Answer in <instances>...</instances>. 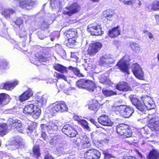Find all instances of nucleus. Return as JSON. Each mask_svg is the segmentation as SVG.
<instances>
[{"label":"nucleus","mask_w":159,"mask_h":159,"mask_svg":"<svg viewBox=\"0 0 159 159\" xmlns=\"http://www.w3.org/2000/svg\"><path fill=\"white\" fill-rule=\"evenodd\" d=\"M130 98L132 104L136 107L137 109L141 111H144L145 107H149L150 109L153 108V107H152V104L150 103L151 99L148 96L141 97V98L143 102V103L134 96H131Z\"/></svg>","instance_id":"nucleus-1"},{"label":"nucleus","mask_w":159,"mask_h":159,"mask_svg":"<svg viewBox=\"0 0 159 159\" xmlns=\"http://www.w3.org/2000/svg\"><path fill=\"white\" fill-rule=\"evenodd\" d=\"M112 110L116 114H119L125 118H129L134 111L132 107L125 105L113 106L112 107Z\"/></svg>","instance_id":"nucleus-2"},{"label":"nucleus","mask_w":159,"mask_h":159,"mask_svg":"<svg viewBox=\"0 0 159 159\" xmlns=\"http://www.w3.org/2000/svg\"><path fill=\"white\" fill-rule=\"evenodd\" d=\"M117 133L125 137L129 138L132 135V130L130 126L125 124H120L116 127Z\"/></svg>","instance_id":"nucleus-3"},{"label":"nucleus","mask_w":159,"mask_h":159,"mask_svg":"<svg viewBox=\"0 0 159 159\" xmlns=\"http://www.w3.org/2000/svg\"><path fill=\"white\" fill-rule=\"evenodd\" d=\"M87 29L88 31L93 36H101L103 34L101 25L96 22L89 25Z\"/></svg>","instance_id":"nucleus-4"},{"label":"nucleus","mask_w":159,"mask_h":159,"mask_svg":"<svg viewBox=\"0 0 159 159\" xmlns=\"http://www.w3.org/2000/svg\"><path fill=\"white\" fill-rule=\"evenodd\" d=\"M76 126L73 123H70L65 125L62 128V132L70 137H75L77 134L75 128Z\"/></svg>","instance_id":"nucleus-5"},{"label":"nucleus","mask_w":159,"mask_h":159,"mask_svg":"<svg viewBox=\"0 0 159 159\" xmlns=\"http://www.w3.org/2000/svg\"><path fill=\"white\" fill-rule=\"evenodd\" d=\"M101 43L95 42L90 44L87 50V54L90 57H93L99 51L102 47Z\"/></svg>","instance_id":"nucleus-6"},{"label":"nucleus","mask_w":159,"mask_h":159,"mask_svg":"<svg viewBox=\"0 0 159 159\" xmlns=\"http://www.w3.org/2000/svg\"><path fill=\"white\" fill-rule=\"evenodd\" d=\"M101 156L100 152L98 150L92 148L87 150L84 153V157L86 159H99Z\"/></svg>","instance_id":"nucleus-7"},{"label":"nucleus","mask_w":159,"mask_h":159,"mask_svg":"<svg viewBox=\"0 0 159 159\" xmlns=\"http://www.w3.org/2000/svg\"><path fill=\"white\" fill-rule=\"evenodd\" d=\"M90 81L81 79L76 82L77 86L80 89H86L88 91L93 92L94 91V88L93 87H90Z\"/></svg>","instance_id":"nucleus-8"},{"label":"nucleus","mask_w":159,"mask_h":159,"mask_svg":"<svg viewBox=\"0 0 159 159\" xmlns=\"http://www.w3.org/2000/svg\"><path fill=\"white\" fill-rule=\"evenodd\" d=\"M68 11H64L62 14L64 15H67L69 16H71L72 15L77 13L80 9V6L76 2L73 3L69 7H66Z\"/></svg>","instance_id":"nucleus-9"},{"label":"nucleus","mask_w":159,"mask_h":159,"mask_svg":"<svg viewBox=\"0 0 159 159\" xmlns=\"http://www.w3.org/2000/svg\"><path fill=\"white\" fill-rule=\"evenodd\" d=\"M68 109V107L66 103L62 101L55 104L51 108L50 112L53 113L59 112H64L67 111Z\"/></svg>","instance_id":"nucleus-10"},{"label":"nucleus","mask_w":159,"mask_h":159,"mask_svg":"<svg viewBox=\"0 0 159 159\" xmlns=\"http://www.w3.org/2000/svg\"><path fill=\"white\" fill-rule=\"evenodd\" d=\"M10 145L12 150L21 148L24 147V144L22 139L19 137H16L11 142Z\"/></svg>","instance_id":"nucleus-11"},{"label":"nucleus","mask_w":159,"mask_h":159,"mask_svg":"<svg viewBox=\"0 0 159 159\" xmlns=\"http://www.w3.org/2000/svg\"><path fill=\"white\" fill-rule=\"evenodd\" d=\"M132 70L134 75L137 78L140 80L143 79V72L139 65L137 63L133 64Z\"/></svg>","instance_id":"nucleus-12"},{"label":"nucleus","mask_w":159,"mask_h":159,"mask_svg":"<svg viewBox=\"0 0 159 159\" xmlns=\"http://www.w3.org/2000/svg\"><path fill=\"white\" fill-rule=\"evenodd\" d=\"M148 126L154 130L159 131V118L154 116L149 119L148 123Z\"/></svg>","instance_id":"nucleus-13"},{"label":"nucleus","mask_w":159,"mask_h":159,"mask_svg":"<svg viewBox=\"0 0 159 159\" xmlns=\"http://www.w3.org/2000/svg\"><path fill=\"white\" fill-rule=\"evenodd\" d=\"M98 122L101 125L104 126H111L113 123L108 116L105 114L100 116L98 119Z\"/></svg>","instance_id":"nucleus-14"},{"label":"nucleus","mask_w":159,"mask_h":159,"mask_svg":"<svg viewBox=\"0 0 159 159\" xmlns=\"http://www.w3.org/2000/svg\"><path fill=\"white\" fill-rule=\"evenodd\" d=\"M116 89L122 92H127L131 90V88L128 84L124 81L120 82L116 85Z\"/></svg>","instance_id":"nucleus-15"},{"label":"nucleus","mask_w":159,"mask_h":159,"mask_svg":"<svg viewBox=\"0 0 159 159\" xmlns=\"http://www.w3.org/2000/svg\"><path fill=\"white\" fill-rule=\"evenodd\" d=\"M146 9L149 12L159 10V0H154L146 6Z\"/></svg>","instance_id":"nucleus-16"},{"label":"nucleus","mask_w":159,"mask_h":159,"mask_svg":"<svg viewBox=\"0 0 159 159\" xmlns=\"http://www.w3.org/2000/svg\"><path fill=\"white\" fill-rule=\"evenodd\" d=\"M116 66L122 72L127 74H129L128 64L125 61L120 60L116 64Z\"/></svg>","instance_id":"nucleus-17"},{"label":"nucleus","mask_w":159,"mask_h":159,"mask_svg":"<svg viewBox=\"0 0 159 159\" xmlns=\"http://www.w3.org/2000/svg\"><path fill=\"white\" fill-rule=\"evenodd\" d=\"M33 95L32 91L28 89L19 97V100L21 102L28 100Z\"/></svg>","instance_id":"nucleus-18"},{"label":"nucleus","mask_w":159,"mask_h":159,"mask_svg":"<svg viewBox=\"0 0 159 159\" xmlns=\"http://www.w3.org/2000/svg\"><path fill=\"white\" fill-rule=\"evenodd\" d=\"M120 34V31L119 27L116 26L109 30L108 36L111 38H115Z\"/></svg>","instance_id":"nucleus-19"},{"label":"nucleus","mask_w":159,"mask_h":159,"mask_svg":"<svg viewBox=\"0 0 159 159\" xmlns=\"http://www.w3.org/2000/svg\"><path fill=\"white\" fill-rule=\"evenodd\" d=\"M64 34L67 38H77L78 37V32L76 29H70L65 31Z\"/></svg>","instance_id":"nucleus-20"},{"label":"nucleus","mask_w":159,"mask_h":159,"mask_svg":"<svg viewBox=\"0 0 159 159\" xmlns=\"http://www.w3.org/2000/svg\"><path fill=\"white\" fill-rule=\"evenodd\" d=\"M100 107V105L98 101L93 99L92 100L91 103L89 105L88 108L89 109L93 111L95 113L97 111Z\"/></svg>","instance_id":"nucleus-21"},{"label":"nucleus","mask_w":159,"mask_h":159,"mask_svg":"<svg viewBox=\"0 0 159 159\" xmlns=\"http://www.w3.org/2000/svg\"><path fill=\"white\" fill-rule=\"evenodd\" d=\"M35 57L37 58L38 61L40 62H46L49 61V58L46 54L42 53L41 52L36 53Z\"/></svg>","instance_id":"nucleus-22"},{"label":"nucleus","mask_w":159,"mask_h":159,"mask_svg":"<svg viewBox=\"0 0 159 159\" xmlns=\"http://www.w3.org/2000/svg\"><path fill=\"white\" fill-rule=\"evenodd\" d=\"M147 159H159V151L153 149L150 150L147 156Z\"/></svg>","instance_id":"nucleus-23"},{"label":"nucleus","mask_w":159,"mask_h":159,"mask_svg":"<svg viewBox=\"0 0 159 159\" xmlns=\"http://www.w3.org/2000/svg\"><path fill=\"white\" fill-rule=\"evenodd\" d=\"M30 156L36 159L40 157L41 153L40 148L39 145H34L32 148V153H30Z\"/></svg>","instance_id":"nucleus-24"},{"label":"nucleus","mask_w":159,"mask_h":159,"mask_svg":"<svg viewBox=\"0 0 159 159\" xmlns=\"http://www.w3.org/2000/svg\"><path fill=\"white\" fill-rule=\"evenodd\" d=\"M18 84L17 81H15L11 82H7L3 84V89L7 90H9L13 89Z\"/></svg>","instance_id":"nucleus-25"},{"label":"nucleus","mask_w":159,"mask_h":159,"mask_svg":"<svg viewBox=\"0 0 159 159\" xmlns=\"http://www.w3.org/2000/svg\"><path fill=\"white\" fill-rule=\"evenodd\" d=\"M114 15V13L110 9L107 10L105 14H103L102 16V19L103 21H107L108 20H111V18Z\"/></svg>","instance_id":"nucleus-26"},{"label":"nucleus","mask_w":159,"mask_h":159,"mask_svg":"<svg viewBox=\"0 0 159 159\" xmlns=\"http://www.w3.org/2000/svg\"><path fill=\"white\" fill-rule=\"evenodd\" d=\"M32 112L30 114L32 117L36 119H37L40 116L41 114V110L37 106L35 105Z\"/></svg>","instance_id":"nucleus-27"},{"label":"nucleus","mask_w":159,"mask_h":159,"mask_svg":"<svg viewBox=\"0 0 159 159\" xmlns=\"http://www.w3.org/2000/svg\"><path fill=\"white\" fill-rule=\"evenodd\" d=\"M53 68L55 70L62 73L68 72L66 67L58 63L55 64Z\"/></svg>","instance_id":"nucleus-28"},{"label":"nucleus","mask_w":159,"mask_h":159,"mask_svg":"<svg viewBox=\"0 0 159 159\" xmlns=\"http://www.w3.org/2000/svg\"><path fill=\"white\" fill-rule=\"evenodd\" d=\"M17 34L20 38L25 39L27 37V30L24 27H20L18 30Z\"/></svg>","instance_id":"nucleus-29"},{"label":"nucleus","mask_w":159,"mask_h":159,"mask_svg":"<svg viewBox=\"0 0 159 159\" xmlns=\"http://www.w3.org/2000/svg\"><path fill=\"white\" fill-rule=\"evenodd\" d=\"M15 12V11L11 9H4L2 12V15L6 18H10L11 15Z\"/></svg>","instance_id":"nucleus-30"},{"label":"nucleus","mask_w":159,"mask_h":159,"mask_svg":"<svg viewBox=\"0 0 159 159\" xmlns=\"http://www.w3.org/2000/svg\"><path fill=\"white\" fill-rule=\"evenodd\" d=\"M35 106V105L32 104L25 106L23 110V113L25 114L30 115L32 112L33 111H32L34 109Z\"/></svg>","instance_id":"nucleus-31"},{"label":"nucleus","mask_w":159,"mask_h":159,"mask_svg":"<svg viewBox=\"0 0 159 159\" xmlns=\"http://www.w3.org/2000/svg\"><path fill=\"white\" fill-rule=\"evenodd\" d=\"M8 95L5 93H0V105H6L8 103L7 100L8 99Z\"/></svg>","instance_id":"nucleus-32"},{"label":"nucleus","mask_w":159,"mask_h":159,"mask_svg":"<svg viewBox=\"0 0 159 159\" xmlns=\"http://www.w3.org/2000/svg\"><path fill=\"white\" fill-rule=\"evenodd\" d=\"M129 47L136 53H139L140 51V48L139 45L136 43L131 42L129 44Z\"/></svg>","instance_id":"nucleus-33"},{"label":"nucleus","mask_w":159,"mask_h":159,"mask_svg":"<svg viewBox=\"0 0 159 159\" xmlns=\"http://www.w3.org/2000/svg\"><path fill=\"white\" fill-rule=\"evenodd\" d=\"M77 38H67V41L66 43V46L69 48H72L76 44Z\"/></svg>","instance_id":"nucleus-34"},{"label":"nucleus","mask_w":159,"mask_h":159,"mask_svg":"<svg viewBox=\"0 0 159 159\" xmlns=\"http://www.w3.org/2000/svg\"><path fill=\"white\" fill-rule=\"evenodd\" d=\"M102 93L106 97H109L112 96L117 95V93L112 90H109L107 89H102Z\"/></svg>","instance_id":"nucleus-35"},{"label":"nucleus","mask_w":159,"mask_h":159,"mask_svg":"<svg viewBox=\"0 0 159 159\" xmlns=\"http://www.w3.org/2000/svg\"><path fill=\"white\" fill-rule=\"evenodd\" d=\"M68 69L72 71L75 75L79 77L83 76V74L80 73L79 70L77 67L69 66L68 67Z\"/></svg>","instance_id":"nucleus-36"},{"label":"nucleus","mask_w":159,"mask_h":159,"mask_svg":"<svg viewBox=\"0 0 159 159\" xmlns=\"http://www.w3.org/2000/svg\"><path fill=\"white\" fill-rule=\"evenodd\" d=\"M9 68V63L7 61L3 60L0 62V70H6Z\"/></svg>","instance_id":"nucleus-37"},{"label":"nucleus","mask_w":159,"mask_h":159,"mask_svg":"<svg viewBox=\"0 0 159 159\" xmlns=\"http://www.w3.org/2000/svg\"><path fill=\"white\" fill-rule=\"evenodd\" d=\"M81 141L82 142L81 147L82 148H87L91 147V143L88 139H85L84 140H82Z\"/></svg>","instance_id":"nucleus-38"},{"label":"nucleus","mask_w":159,"mask_h":159,"mask_svg":"<svg viewBox=\"0 0 159 159\" xmlns=\"http://www.w3.org/2000/svg\"><path fill=\"white\" fill-rule=\"evenodd\" d=\"M7 127L6 124L3 123L0 125V134L5 135L7 133Z\"/></svg>","instance_id":"nucleus-39"},{"label":"nucleus","mask_w":159,"mask_h":159,"mask_svg":"<svg viewBox=\"0 0 159 159\" xmlns=\"http://www.w3.org/2000/svg\"><path fill=\"white\" fill-rule=\"evenodd\" d=\"M35 102H36L38 105H42L44 102L45 101V99L43 96H37L35 98Z\"/></svg>","instance_id":"nucleus-40"},{"label":"nucleus","mask_w":159,"mask_h":159,"mask_svg":"<svg viewBox=\"0 0 159 159\" xmlns=\"http://www.w3.org/2000/svg\"><path fill=\"white\" fill-rule=\"evenodd\" d=\"M119 1L125 5H132L135 2L136 0H119Z\"/></svg>","instance_id":"nucleus-41"},{"label":"nucleus","mask_w":159,"mask_h":159,"mask_svg":"<svg viewBox=\"0 0 159 159\" xmlns=\"http://www.w3.org/2000/svg\"><path fill=\"white\" fill-rule=\"evenodd\" d=\"M49 126L50 131L52 130L53 131H56L58 129V126L57 123L54 122L52 123L50 125H49Z\"/></svg>","instance_id":"nucleus-42"},{"label":"nucleus","mask_w":159,"mask_h":159,"mask_svg":"<svg viewBox=\"0 0 159 159\" xmlns=\"http://www.w3.org/2000/svg\"><path fill=\"white\" fill-rule=\"evenodd\" d=\"M79 123L84 128L88 130L90 129L88 125V124L86 120L84 119H81Z\"/></svg>","instance_id":"nucleus-43"},{"label":"nucleus","mask_w":159,"mask_h":159,"mask_svg":"<svg viewBox=\"0 0 159 159\" xmlns=\"http://www.w3.org/2000/svg\"><path fill=\"white\" fill-rule=\"evenodd\" d=\"M100 82L103 84L108 85L110 84L111 81L107 77L104 76L101 78L100 80Z\"/></svg>","instance_id":"nucleus-44"},{"label":"nucleus","mask_w":159,"mask_h":159,"mask_svg":"<svg viewBox=\"0 0 159 159\" xmlns=\"http://www.w3.org/2000/svg\"><path fill=\"white\" fill-rule=\"evenodd\" d=\"M34 128V123H31L28 125V127L26 128L28 130L27 132L31 133L33 131Z\"/></svg>","instance_id":"nucleus-45"},{"label":"nucleus","mask_w":159,"mask_h":159,"mask_svg":"<svg viewBox=\"0 0 159 159\" xmlns=\"http://www.w3.org/2000/svg\"><path fill=\"white\" fill-rule=\"evenodd\" d=\"M15 24L19 26V28L24 27L23 25V20L20 18H18L15 21Z\"/></svg>","instance_id":"nucleus-46"},{"label":"nucleus","mask_w":159,"mask_h":159,"mask_svg":"<svg viewBox=\"0 0 159 159\" xmlns=\"http://www.w3.org/2000/svg\"><path fill=\"white\" fill-rule=\"evenodd\" d=\"M49 125H46L44 124H41L40 125V127L41 129V132H45V131L47 130L48 131H50L49 127Z\"/></svg>","instance_id":"nucleus-47"},{"label":"nucleus","mask_w":159,"mask_h":159,"mask_svg":"<svg viewBox=\"0 0 159 159\" xmlns=\"http://www.w3.org/2000/svg\"><path fill=\"white\" fill-rule=\"evenodd\" d=\"M56 77L57 80L62 79L65 80H66L67 78L64 75L56 72Z\"/></svg>","instance_id":"nucleus-48"},{"label":"nucleus","mask_w":159,"mask_h":159,"mask_svg":"<svg viewBox=\"0 0 159 159\" xmlns=\"http://www.w3.org/2000/svg\"><path fill=\"white\" fill-rule=\"evenodd\" d=\"M21 124L17 122H13L11 125V126L14 127L15 128L18 129L20 127Z\"/></svg>","instance_id":"nucleus-49"},{"label":"nucleus","mask_w":159,"mask_h":159,"mask_svg":"<svg viewBox=\"0 0 159 159\" xmlns=\"http://www.w3.org/2000/svg\"><path fill=\"white\" fill-rule=\"evenodd\" d=\"M41 137L44 140H46L48 138V136L45 132H41Z\"/></svg>","instance_id":"nucleus-50"},{"label":"nucleus","mask_w":159,"mask_h":159,"mask_svg":"<svg viewBox=\"0 0 159 159\" xmlns=\"http://www.w3.org/2000/svg\"><path fill=\"white\" fill-rule=\"evenodd\" d=\"M47 83L49 84H52L55 82L54 79L52 78H49L46 80Z\"/></svg>","instance_id":"nucleus-51"},{"label":"nucleus","mask_w":159,"mask_h":159,"mask_svg":"<svg viewBox=\"0 0 159 159\" xmlns=\"http://www.w3.org/2000/svg\"><path fill=\"white\" fill-rule=\"evenodd\" d=\"M44 159H55L49 153L46 155L44 157Z\"/></svg>","instance_id":"nucleus-52"},{"label":"nucleus","mask_w":159,"mask_h":159,"mask_svg":"<svg viewBox=\"0 0 159 159\" xmlns=\"http://www.w3.org/2000/svg\"><path fill=\"white\" fill-rule=\"evenodd\" d=\"M105 58L103 57H101L99 60V63L101 64H103L105 63L106 62L105 61Z\"/></svg>","instance_id":"nucleus-53"},{"label":"nucleus","mask_w":159,"mask_h":159,"mask_svg":"<svg viewBox=\"0 0 159 159\" xmlns=\"http://www.w3.org/2000/svg\"><path fill=\"white\" fill-rule=\"evenodd\" d=\"M73 118L75 120L78 121L79 122L81 120L80 117L77 115L74 116L73 117Z\"/></svg>","instance_id":"nucleus-54"},{"label":"nucleus","mask_w":159,"mask_h":159,"mask_svg":"<svg viewBox=\"0 0 159 159\" xmlns=\"http://www.w3.org/2000/svg\"><path fill=\"white\" fill-rule=\"evenodd\" d=\"M155 18L157 23L159 24V14L155 15Z\"/></svg>","instance_id":"nucleus-55"},{"label":"nucleus","mask_w":159,"mask_h":159,"mask_svg":"<svg viewBox=\"0 0 159 159\" xmlns=\"http://www.w3.org/2000/svg\"><path fill=\"white\" fill-rule=\"evenodd\" d=\"M89 120L95 125H96V124H98L97 122L95 121V119L93 118H90Z\"/></svg>","instance_id":"nucleus-56"},{"label":"nucleus","mask_w":159,"mask_h":159,"mask_svg":"<svg viewBox=\"0 0 159 159\" xmlns=\"http://www.w3.org/2000/svg\"><path fill=\"white\" fill-rule=\"evenodd\" d=\"M136 157H126L125 158H123L122 159H136Z\"/></svg>","instance_id":"nucleus-57"},{"label":"nucleus","mask_w":159,"mask_h":159,"mask_svg":"<svg viewBox=\"0 0 159 159\" xmlns=\"http://www.w3.org/2000/svg\"><path fill=\"white\" fill-rule=\"evenodd\" d=\"M148 35L149 38L151 39L153 38V35L152 33L150 32H148Z\"/></svg>","instance_id":"nucleus-58"},{"label":"nucleus","mask_w":159,"mask_h":159,"mask_svg":"<svg viewBox=\"0 0 159 159\" xmlns=\"http://www.w3.org/2000/svg\"><path fill=\"white\" fill-rule=\"evenodd\" d=\"M105 156L107 157L108 158H111L112 157V156L111 154H108V153H106L105 154Z\"/></svg>","instance_id":"nucleus-59"},{"label":"nucleus","mask_w":159,"mask_h":159,"mask_svg":"<svg viewBox=\"0 0 159 159\" xmlns=\"http://www.w3.org/2000/svg\"><path fill=\"white\" fill-rule=\"evenodd\" d=\"M22 43L23 47H25V43L24 41L22 42Z\"/></svg>","instance_id":"nucleus-60"},{"label":"nucleus","mask_w":159,"mask_h":159,"mask_svg":"<svg viewBox=\"0 0 159 159\" xmlns=\"http://www.w3.org/2000/svg\"><path fill=\"white\" fill-rule=\"evenodd\" d=\"M157 58L158 61H159V52L157 53Z\"/></svg>","instance_id":"nucleus-61"},{"label":"nucleus","mask_w":159,"mask_h":159,"mask_svg":"<svg viewBox=\"0 0 159 159\" xmlns=\"http://www.w3.org/2000/svg\"><path fill=\"white\" fill-rule=\"evenodd\" d=\"M142 3L141 2V1H139V3H138V5H139V7L141 5H142Z\"/></svg>","instance_id":"nucleus-62"},{"label":"nucleus","mask_w":159,"mask_h":159,"mask_svg":"<svg viewBox=\"0 0 159 159\" xmlns=\"http://www.w3.org/2000/svg\"><path fill=\"white\" fill-rule=\"evenodd\" d=\"M138 153H139V156L141 157L142 158L143 157V156H142V154L140 153L139 152H138Z\"/></svg>","instance_id":"nucleus-63"},{"label":"nucleus","mask_w":159,"mask_h":159,"mask_svg":"<svg viewBox=\"0 0 159 159\" xmlns=\"http://www.w3.org/2000/svg\"><path fill=\"white\" fill-rule=\"evenodd\" d=\"M143 33H148V32H149L147 30H144L143 31Z\"/></svg>","instance_id":"nucleus-64"}]
</instances>
